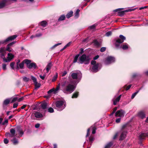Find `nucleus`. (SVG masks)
Returning <instances> with one entry per match:
<instances>
[{
	"label": "nucleus",
	"instance_id": "obj_1",
	"mask_svg": "<svg viewBox=\"0 0 148 148\" xmlns=\"http://www.w3.org/2000/svg\"><path fill=\"white\" fill-rule=\"evenodd\" d=\"M75 80L72 82L73 84L70 83H64L62 85L61 90L66 94H70L76 88V85L80 81L82 77V74L80 71L71 72L69 77Z\"/></svg>",
	"mask_w": 148,
	"mask_h": 148
},
{
	"label": "nucleus",
	"instance_id": "obj_2",
	"mask_svg": "<svg viewBox=\"0 0 148 148\" xmlns=\"http://www.w3.org/2000/svg\"><path fill=\"white\" fill-rule=\"evenodd\" d=\"M90 59V58L88 56H87L85 54H83L79 58V60L81 64L84 63L85 64H88Z\"/></svg>",
	"mask_w": 148,
	"mask_h": 148
},
{
	"label": "nucleus",
	"instance_id": "obj_3",
	"mask_svg": "<svg viewBox=\"0 0 148 148\" xmlns=\"http://www.w3.org/2000/svg\"><path fill=\"white\" fill-rule=\"evenodd\" d=\"M56 109L59 111H61L65 107V102L63 101H58L56 103Z\"/></svg>",
	"mask_w": 148,
	"mask_h": 148
},
{
	"label": "nucleus",
	"instance_id": "obj_4",
	"mask_svg": "<svg viewBox=\"0 0 148 148\" xmlns=\"http://www.w3.org/2000/svg\"><path fill=\"white\" fill-rule=\"evenodd\" d=\"M127 134V128L126 125H123L122 127V133L120 136V140H122L125 137Z\"/></svg>",
	"mask_w": 148,
	"mask_h": 148
},
{
	"label": "nucleus",
	"instance_id": "obj_5",
	"mask_svg": "<svg viewBox=\"0 0 148 148\" xmlns=\"http://www.w3.org/2000/svg\"><path fill=\"white\" fill-rule=\"evenodd\" d=\"M17 37V36L16 35H14L12 36H10L5 40L0 41V45L1 44H5L7 42L12 40L15 39Z\"/></svg>",
	"mask_w": 148,
	"mask_h": 148
},
{
	"label": "nucleus",
	"instance_id": "obj_6",
	"mask_svg": "<svg viewBox=\"0 0 148 148\" xmlns=\"http://www.w3.org/2000/svg\"><path fill=\"white\" fill-rule=\"evenodd\" d=\"M115 60L114 57L112 56H108L107 58L105 60V63L106 65L111 64L114 62Z\"/></svg>",
	"mask_w": 148,
	"mask_h": 148
},
{
	"label": "nucleus",
	"instance_id": "obj_7",
	"mask_svg": "<svg viewBox=\"0 0 148 148\" xmlns=\"http://www.w3.org/2000/svg\"><path fill=\"white\" fill-rule=\"evenodd\" d=\"M60 88V84H59L56 88L55 89L54 88H53L52 89H50L48 91V93L50 94L53 92V94H56L58 92V90H59Z\"/></svg>",
	"mask_w": 148,
	"mask_h": 148
},
{
	"label": "nucleus",
	"instance_id": "obj_8",
	"mask_svg": "<svg viewBox=\"0 0 148 148\" xmlns=\"http://www.w3.org/2000/svg\"><path fill=\"white\" fill-rule=\"evenodd\" d=\"M125 112L123 110H118L115 114L116 117H123L124 116Z\"/></svg>",
	"mask_w": 148,
	"mask_h": 148
},
{
	"label": "nucleus",
	"instance_id": "obj_9",
	"mask_svg": "<svg viewBox=\"0 0 148 148\" xmlns=\"http://www.w3.org/2000/svg\"><path fill=\"white\" fill-rule=\"evenodd\" d=\"M7 59L4 58V62H9L13 59L14 57V55L11 53H8Z\"/></svg>",
	"mask_w": 148,
	"mask_h": 148
},
{
	"label": "nucleus",
	"instance_id": "obj_10",
	"mask_svg": "<svg viewBox=\"0 0 148 148\" xmlns=\"http://www.w3.org/2000/svg\"><path fill=\"white\" fill-rule=\"evenodd\" d=\"M126 39L125 37L122 35L119 36V38H118L116 40V43H123L124 40Z\"/></svg>",
	"mask_w": 148,
	"mask_h": 148
},
{
	"label": "nucleus",
	"instance_id": "obj_11",
	"mask_svg": "<svg viewBox=\"0 0 148 148\" xmlns=\"http://www.w3.org/2000/svg\"><path fill=\"white\" fill-rule=\"evenodd\" d=\"M123 9V8H119L115 10L114 11L115 12H118V15L120 16H122L124 15L125 12H126L125 10L120 12V11Z\"/></svg>",
	"mask_w": 148,
	"mask_h": 148
},
{
	"label": "nucleus",
	"instance_id": "obj_12",
	"mask_svg": "<svg viewBox=\"0 0 148 148\" xmlns=\"http://www.w3.org/2000/svg\"><path fill=\"white\" fill-rule=\"evenodd\" d=\"M99 64L98 63H97V64L95 65L92 66L91 71L94 72H96L99 71L98 67Z\"/></svg>",
	"mask_w": 148,
	"mask_h": 148
},
{
	"label": "nucleus",
	"instance_id": "obj_13",
	"mask_svg": "<svg viewBox=\"0 0 148 148\" xmlns=\"http://www.w3.org/2000/svg\"><path fill=\"white\" fill-rule=\"evenodd\" d=\"M10 132L11 134H10L9 133H6V135H7L8 134L9 135L10 137H13L15 136V131L14 129L13 128L11 129L10 130Z\"/></svg>",
	"mask_w": 148,
	"mask_h": 148
},
{
	"label": "nucleus",
	"instance_id": "obj_14",
	"mask_svg": "<svg viewBox=\"0 0 148 148\" xmlns=\"http://www.w3.org/2000/svg\"><path fill=\"white\" fill-rule=\"evenodd\" d=\"M5 0H2L0 2V9H1L4 7L8 5Z\"/></svg>",
	"mask_w": 148,
	"mask_h": 148
},
{
	"label": "nucleus",
	"instance_id": "obj_15",
	"mask_svg": "<svg viewBox=\"0 0 148 148\" xmlns=\"http://www.w3.org/2000/svg\"><path fill=\"white\" fill-rule=\"evenodd\" d=\"M121 96V95H120L118 97L116 98L115 99H113L114 105H116L117 104V103L119 101V100L120 99Z\"/></svg>",
	"mask_w": 148,
	"mask_h": 148
},
{
	"label": "nucleus",
	"instance_id": "obj_16",
	"mask_svg": "<svg viewBox=\"0 0 148 148\" xmlns=\"http://www.w3.org/2000/svg\"><path fill=\"white\" fill-rule=\"evenodd\" d=\"M138 115L139 117L142 119H143L145 117V114L144 112L142 111L138 112Z\"/></svg>",
	"mask_w": 148,
	"mask_h": 148
},
{
	"label": "nucleus",
	"instance_id": "obj_17",
	"mask_svg": "<svg viewBox=\"0 0 148 148\" xmlns=\"http://www.w3.org/2000/svg\"><path fill=\"white\" fill-rule=\"evenodd\" d=\"M36 64L34 63H32L31 62L29 64L27 65V67L29 69H31L32 68H34V69L36 68Z\"/></svg>",
	"mask_w": 148,
	"mask_h": 148
},
{
	"label": "nucleus",
	"instance_id": "obj_18",
	"mask_svg": "<svg viewBox=\"0 0 148 148\" xmlns=\"http://www.w3.org/2000/svg\"><path fill=\"white\" fill-rule=\"evenodd\" d=\"M34 115L36 117L39 118H41L43 116L42 114L38 112H36L35 113Z\"/></svg>",
	"mask_w": 148,
	"mask_h": 148
},
{
	"label": "nucleus",
	"instance_id": "obj_19",
	"mask_svg": "<svg viewBox=\"0 0 148 148\" xmlns=\"http://www.w3.org/2000/svg\"><path fill=\"white\" fill-rule=\"evenodd\" d=\"M52 66V64L51 62H50L46 66V70L47 71V72H48L51 69V67Z\"/></svg>",
	"mask_w": 148,
	"mask_h": 148
},
{
	"label": "nucleus",
	"instance_id": "obj_20",
	"mask_svg": "<svg viewBox=\"0 0 148 148\" xmlns=\"http://www.w3.org/2000/svg\"><path fill=\"white\" fill-rule=\"evenodd\" d=\"M122 48L123 50H126L128 48V45L126 43H124L122 47Z\"/></svg>",
	"mask_w": 148,
	"mask_h": 148
},
{
	"label": "nucleus",
	"instance_id": "obj_21",
	"mask_svg": "<svg viewBox=\"0 0 148 148\" xmlns=\"http://www.w3.org/2000/svg\"><path fill=\"white\" fill-rule=\"evenodd\" d=\"M79 95V92H75L74 93L72 96V98H77Z\"/></svg>",
	"mask_w": 148,
	"mask_h": 148
},
{
	"label": "nucleus",
	"instance_id": "obj_22",
	"mask_svg": "<svg viewBox=\"0 0 148 148\" xmlns=\"http://www.w3.org/2000/svg\"><path fill=\"white\" fill-rule=\"evenodd\" d=\"M47 24V22L45 21H42L40 23V25L43 27H45Z\"/></svg>",
	"mask_w": 148,
	"mask_h": 148
},
{
	"label": "nucleus",
	"instance_id": "obj_23",
	"mask_svg": "<svg viewBox=\"0 0 148 148\" xmlns=\"http://www.w3.org/2000/svg\"><path fill=\"white\" fill-rule=\"evenodd\" d=\"M93 42L94 43V45L97 46H99L100 45V44L99 42L97 40H93Z\"/></svg>",
	"mask_w": 148,
	"mask_h": 148
},
{
	"label": "nucleus",
	"instance_id": "obj_24",
	"mask_svg": "<svg viewBox=\"0 0 148 148\" xmlns=\"http://www.w3.org/2000/svg\"><path fill=\"white\" fill-rule=\"evenodd\" d=\"M65 16L64 15H62L59 18L58 21H61L64 20L65 19Z\"/></svg>",
	"mask_w": 148,
	"mask_h": 148
},
{
	"label": "nucleus",
	"instance_id": "obj_25",
	"mask_svg": "<svg viewBox=\"0 0 148 148\" xmlns=\"http://www.w3.org/2000/svg\"><path fill=\"white\" fill-rule=\"evenodd\" d=\"M73 12L72 11H71L69 12L66 15V17L67 18H69L71 17L73 15Z\"/></svg>",
	"mask_w": 148,
	"mask_h": 148
},
{
	"label": "nucleus",
	"instance_id": "obj_26",
	"mask_svg": "<svg viewBox=\"0 0 148 148\" xmlns=\"http://www.w3.org/2000/svg\"><path fill=\"white\" fill-rule=\"evenodd\" d=\"M41 106L42 108L45 109L47 108V103H44L41 104Z\"/></svg>",
	"mask_w": 148,
	"mask_h": 148
},
{
	"label": "nucleus",
	"instance_id": "obj_27",
	"mask_svg": "<svg viewBox=\"0 0 148 148\" xmlns=\"http://www.w3.org/2000/svg\"><path fill=\"white\" fill-rule=\"evenodd\" d=\"M23 61L24 63H25L26 64L27 67V65H28L31 62V61L30 60H29L27 59H25Z\"/></svg>",
	"mask_w": 148,
	"mask_h": 148
},
{
	"label": "nucleus",
	"instance_id": "obj_28",
	"mask_svg": "<svg viewBox=\"0 0 148 148\" xmlns=\"http://www.w3.org/2000/svg\"><path fill=\"white\" fill-rule=\"evenodd\" d=\"M12 141L14 145H16L18 143V141L16 138H14Z\"/></svg>",
	"mask_w": 148,
	"mask_h": 148
},
{
	"label": "nucleus",
	"instance_id": "obj_29",
	"mask_svg": "<svg viewBox=\"0 0 148 148\" xmlns=\"http://www.w3.org/2000/svg\"><path fill=\"white\" fill-rule=\"evenodd\" d=\"M10 102V100L9 99H5L4 102H3V104L4 105H7Z\"/></svg>",
	"mask_w": 148,
	"mask_h": 148
},
{
	"label": "nucleus",
	"instance_id": "obj_30",
	"mask_svg": "<svg viewBox=\"0 0 148 148\" xmlns=\"http://www.w3.org/2000/svg\"><path fill=\"white\" fill-rule=\"evenodd\" d=\"M112 145L113 144L112 143L110 142L106 145L105 148H110V147L112 146Z\"/></svg>",
	"mask_w": 148,
	"mask_h": 148
},
{
	"label": "nucleus",
	"instance_id": "obj_31",
	"mask_svg": "<svg viewBox=\"0 0 148 148\" xmlns=\"http://www.w3.org/2000/svg\"><path fill=\"white\" fill-rule=\"evenodd\" d=\"M15 64V62H13L10 63V66L12 69H14V66Z\"/></svg>",
	"mask_w": 148,
	"mask_h": 148
},
{
	"label": "nucleus",
	"instance_id": "obj_32",
	"mask_svg": "<svg viewBox=\"0 0 148 148\" xmlns=\"http://www.w3.org/2000/svg\"><path fill=\"white\" fill-rule=\"evenodd\" d=\"M79 56V55H76L75 56V57L74 58V60H73V62L74 63H75V62H76L77 61V60L78 59V58Z\"/></svg>",
	"mask_w": 148,
	"mask_h": 148
},
{
	"label": "nucleus",
	"instance_id": "obj_33",
	"mask_svg": "<svg viewBox=\"0 0 148 148\" xmlns=\"http://www.w3.org/2000/svg\"><path fill=\"white\" fill-rule=\"evenodd\" d=\"M58 77V74L57 73H56V75L54 76L53 77V78L52 79V82H53L55 81L56 79Z\"/></svg>",
	"mask_w": 148,
	"mask_h": 148
},
{
	"label": "nucleus",
	"instance_id": "obj_34",
	"mask_svg": "<svg viewBox=\"0 0 148 148\" xmlns=\"http://www.w3.org/2000/svg\"><path fill=\"white\" fill-rule=\"evenodd\" d=\"M34 84L36 88H39L40 87V83H38L37 82Z\"/></svg>",
	"mask_w": 148,
	"mask_h": 148
},
{
	"label": "nucleus",
	"instance_id": "obj_35",
	"mask_svg": "<svg viewBox=\"0 0 148 148\" xmlns=\"http://www.w3.org/2000/svg\"><path fill=\"white\" fill-rule=\"evenodd\" d=\"M18 98L17 97H14L12 99V100L11 101V103H13L14 102L16 101H18Z\"/></svg>",
	"mask_w": 148,
	"mask_h": 148
},
{
	"label": "nucleus",
	"instance_id": "obj_36",
	"mask_svg": "<svg viewBox=\"0 0 148 148\" xmlns=\"http://www.w3.org/2000/svg\"><path fill=\"white\" fill-rule=\"evenodd\" d=\"M31 79L34 83H36V82H37L36 79L35 77L33 76H31Z\"/></svg>",
	"mask_w": 148,
	"mask_h": 148
},
{
	"label": "nucleus",
	"instance_id": "obj_37",
	"mask_svg": "<svg viewBox=\"0 0 148 148\" xmlns=\"http://www.w3.org/2000/svg\"><path fill=\"white\" fill-rule=\"evenodd\" d=\"M48 111L50 113H52L54 112L53 109L52 108H49L48 109Z\"/></svg>",
	"mask_w": 148,
	"mask_h": 148
},
{
	"label": "nucleus",
	"instance_id": "obj_38",
	"mask_svg": "<svg viewBox=\"0 0 148 148\" xmlns=\"http://www.w3.org/2000/svg\"><path fill=\"white\" fill-rule=\"evenodd\" d=\"M80 11V10L79 9H77L75 12V16L77 17L78 16L79 12Z\"/></svg>",
	"mask_w": 148,
	"mask_h": 148
},
{
	"label": "nucleus",
	"instance_id": "obj_39",
	"mask_svg": "<svg viewBox=\"0 0 148 148\" xmlns=\"http://www.w3.org/2000/svg\"><path fill=\"white\" fill-rule=\"evenodd\" d=\"M112 32L111 31H109L106 34V36H109L111 35Z\"/></svg>",
	"mask_w": 148,
	"mask_h": 148
},
{
	"label": "nucleus",
	"instance_id": "obj_40",
	"mask_svg": "<svg viewBox=\"0 0 148 148\" xmlns=\"http://www.w3.org/2000/svg\"><path fill=\"white\" fill-rule=\"evenodd\" d=\"M24 62H23V61L21 62V63H20L19 64V67L21 69H23V68L24 66Z\"/></svg>",
	"mask_w": 148,
	"mask_h": 148
},
{
	"label": "nucleus",
	"instance_id": "obj_41",
	"mask_svg": "<svg viewBox=\"0 0 148 148\" xmlns=\"http://www.w3.org/2000/svg\"><path fill=\"white\" fill-rule=\"evenodd\" d=\"M139 91H137V92H136L134 93L132 95V97H131V98L132 99H133L135 96L136 95V94H137V93Z\"/></svg>",
	"mask_w": 148,
	"mask_h": 148
},
{
	"label": "nucleus",
	"instance_id": "obj_42",
	"mask_svg": "<svg viewBox=\"0 0 148 148\" xmlns=\"http://www.w3.org/2000/svg\"><path fill=\"white\" fill-rule=\"evenodd\" d=\"M136 9V8H134V9L131 8V9H129L128 10H125V11L126 12H131V11H134V10H135Z\"/></svg>",
	"mask_w": 148,
	"mask_h": 148
},
{
	"label": "nucleus",
	"instance_id": "obj_43",
	"mask_svg": "<svg viewBox=\"0 0 148 148\" xmlns=\"http://www.w3.org/2000/svg\"><path fill=\"white\" fill-rule=\"evenodd\" d=\"M2 69L4 70H5L6 69V65L5 64H2Z\"/></svg>",
	"mask_w": 148,
	"mask_h": 148
},
{
	"label": "nucleus",
	"instance_id": "obj_44",
	"mask_svg": "<svg viewBox=\"0 0 148 148\" xmlns=\"http://www.w3.org/2000/svg\"><path fill=\"white\" fill-rule=\"evenodd\" d=\"M6 51H8L10 52L12 51V49L9 47V46H7V47L6 49Z\"/></svg>",
	"mask_w": 148,
	"mask_h": 148
},
{
	"label": "nucleus",
	"instance_id": "obj_45",
	"mask_svg": "<svg viewBox=\"0 0 148 148\" xmlns=\"http://www.w3.org/2000/svg\"><path fill=\"white\" fill-rule=\"evenodd\" d=\"M106 48L105 47H102L100 49V51L101 52H104L106 50Z\"/></svg>",
	"mask_w": 148,
	"mask_h": 148
},
{
	"label": "nucleus",
	"instance_id": "obj_46",
	"mask_svg": "<svg viewBox=\"0 0 148 148\" xmlns=\"http://www.w3.org/2000/svg\"><path fill=\"white\" fill-rule=\"evenodd\" d=\"M91 64L92 65H93V66L97 64L95 60H92L91 61Z\"/></svg>",
	"mask_w": 148,
	"mask_h": 148
},
{
	"label": "nucleus",
	"instance_id": "obj_47",
	"mask_svg": "<svg viewBox=\"0 0 148 148\" xmlns=\"http://www.w3.org/2000/svg\"><path fill=\"white\" fill-rule=\"evenodd\" d=\"M8 5L10 4V1H16V0H5Z\"/></svg>",
	"mask_w": 148,
	"mask_h": 148
},
{
	"label": "nucleus",
	"instance_id": "obj_48",
	"mask_svg": "<svg viewBox=\"0 0 148 148\" xmlns=\"http://www.w3.org/2000/svg\"><path fill=\"white\" fill-rule=\"evenodd\" d=\"M96 130V129L95 127H93L92 130V134H94L95 133Z\"/></svg>",
	"mask_w": 148,
	"mask_h": 148
},
{
	"label": "nucleus",
	"instance_id": "obj_49",
	"mask_svg": "<svg viewBox=\"0 0 148 148\" xmlns=\"http://www.w3.org/2000/svg\"><path fill=\"white\" fill-rule=\"evenodd\" d=\"M5 50L3 48H1L0 49V53H4L5 52Z\"/></svg>",
	"mask_w": 148,
	"mask_h": 148
},
{
	"label": "nucleus",
	"instance_id": "obj_50",
	"mask_svg": "<svg viewBox=\"0 0 148 148\" xmlns=\"http://www.w3.org/2000/svg\"><path fill=\"white\" fill-rule=\"evenodd\" d=\"M1 58L3 59V61H4V58H5L4 57L5 54L4 53H1Z\"/></svg>",
	"mask_w": 148,
	"mask_h": 148
},
{
	"label": "nucleus",
	"instance_id": "obj_51",
	"mask_svg": "<svg viewBox=\"0 0 148 148\" xmlns=\"http://www.w3.org/2000/svg\"><path fill=\"white\" fill-rule=\"evenodd\" d=\"M9 140L7 138H5L4 140V142L5 144H7L8 143Z\"/></svg>",
	"mask_w": 148,
	"mask_h": 148
},
{
	"label": "nucleus",
	"instance_id": "obj_52",
	"mask_svg": "<svg viewBox=\"0 0 148 148\" xmlns=\"http://www.w3.org/2000/svg\"><path fill=\"white\" fill-rule=\"evenodd\" d=\"M16 42H15V41L12 42L10 43L9 44L7 45V46H12V45L14 44Z\"/></svg>",
	"mask_w": 148,
	"mask_h": 148
},
{
	"label": "nucleus",
	"instance_id": "obj_53",
	"mask_svg": "<svg viewBox=\"0 0 148 148\" xmlns=\"http://www.w3.org/2000/svg\"><path fill=\"white\" fill-rule=\"evenodd\" d=\"M23 80L26 82H28L29 80V78L26 77H25L23 78Z\"/></svg>",
	"mask_w": 148,
	"mask_h": 148
},
{
	"label": "nucleus",
	"instance_id": "obj_54",
	"mask_svg": "<svg viewBox=\"0 0 148 148\" xmlns=\"http://www.w3.org/2000/svg\"><path fill=\"white\" fill-rule=\"evenodd\" d=\"M18 106V103H15L13 104V108H16Z\"/></svg>",
	"mask_w": 148,
	"mask_h": 148
},
{
	"label": "nucleus",
	"instance_id": "obj_55",
	"mask_svg": "<svg viewBox=\"0 0 148 148\" xmlns=\"http://www.w3.org/2000/svg\"><path fill=\"white\" fill-rule=\"evenodd\" d=\"M95 25H93L89 27V28L90 29H93L95 28Z\"/></svg>",
	"mask_w": 148,
	"mask_h": 148
},
{
	"label": "nucleus",
	"instance_id": "obj_56",
	"mask_svg": "<svg viewBox=\"0 0 148 148\" xmlns=\"http://www.w3.org/2000/svg\"><path fill=\"white\" fill-rule=\"evenodd\" d=\"M61 43H58V44H56L55 45L53 46L52 47V48H55V47H56L57 46L60 45H61Z\"/></svg>",
	"mask_w": 148,
	"mask_h": 148
},
{
	"label": "nucleus",
	"instance_id": "obj_57",
	"mask_svg": "<svg viewBox=\"0 0 148 148\" xmlns=\"http://www.w3.org/2000/svg\"><path fill=\"white\" fill-rule=\"evenodd\" d=\"M24 99V97H22L18 99V102H20Z\"/></svg>",
	"mask_w": 148,
	"mask_h": 148
},
{
	"label": "nucleus",
	"instance_id": "obj_58",
	"mask_svg": "<svg viewBox=\"0 0 148 148\" xmlns=\"http://www.w3.org/2000/svg\"><path fill=\"white\" fill-rule=\"evenodd\" d=\"M40 77L42 80H44L45 78V75H44L43 76H42V75H39Z\"/></svg>",
	"mask_w": 148,
	"mask_h": 148
},
{
	"label": "nucleus",
	"instance_id": "obj_59",
	"mask_svg": "<svg viewBox=\"0 0 148 148\" xmlns=\"http://www.w3.org/2000/svg\"><path fill=\"white\" fill-rule=\"evenodd\" d=\"M8 122V120L7 119L5 120L2 123V125H4L5 123H7Z\"/></svg>",
	"mask_w": 148,
	"mask_h": 148
},
{
	"label": "nucleus",
	"instance_id": "obj_60",
	"mask_svg": "<svg viewBox=\"0 0 148 148\" xmlns=\"http://www.w3.org/2000/svg\"><path fill=\"white\" fill-rule=\"evenodd\" d=\"M67 72L66 71H64L62 73V76H64L66 75L67 74Z\"/></svg>",
	"mask_w": 148,
	"mask_h": 148
},
{
	"label": "nucleus",
	"instance_id": "obj_61",
	"mask_svg": "<svg viewBox=\"0 0 148 148\" xmlns=\"http://www.w3.org/2000/svg\"><path fill=\"white\" fill-rule=\"evenodd\" d=\"M121 119L120 118H118L116 120V123H119L121 121Z\"/></svg>",
	"mask_w": 148,
	"mask_h": 148
},
{
	"label": "nucleus",
	"instance_id": "obj_62",
	"mask_svg": "<svg viewBox=\"0 0 148 148\" xmlns=\"http://www.w3.org/2000/svg\"><path fill=\"white\" fill-rule=\"evenodd\" d=\"M132 86L131 85H130L128 86H127V88H126L125 90H128Z\"/></svg>",
	"mask_w": 148,
	"mask_h": 148
},
{
	"label": "nucleus",
	"instance_id": "obj_63",
	"mask_svg": "<svg viewBox=\"0 0 148 148\" xmlns=\"http://www.w3.org/2000/svg\"><path fill=\"white\" fill-rule=\"evenodd\" d=\"M90 130V129L89 128H88L87 130V134L86 136V137H88L89 136V132Z\"/></svg>",
	"mask_w": 148,
	"mask_h": 148
},
{
	"label": "nucleus",
	"instance_id": "obj_64",
	"mask_svg": "<svg viewBox=\"0 0 148 148\" xmlns=\"http://www.w3.org/2000/svg\"><path fill=\"white\" fill-rule=\"evenodd\" d=\"M40 124L39 123H37L35 125V127L36 128H38L40 127Z\"/></svg>",
	"mask_w": 148,
	"mask_h": 148
}]
</instances>
